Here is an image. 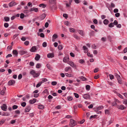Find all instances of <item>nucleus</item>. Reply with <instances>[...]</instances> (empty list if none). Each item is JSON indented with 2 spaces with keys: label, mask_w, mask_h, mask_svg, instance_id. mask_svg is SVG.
Instances as JSON below:
<instances>
[{
  "label": "nucleus",
  "mask_w": 127,
  "mask_h": 127,
  "mask_svg": "<svg viewBox=\"0 0 127 127\" xmlns=\"http://www.w3.org/2000/svg\"><path fill=\"white\" fill-rule=\"evenodd\" d=\"M4 26L6 28H7L9 26V24L7 23H5L4 24Z\"/></svg>",
  "instance_id": "41"
},
{
  "label": "nucleus",
  "mask_w": 127,
  "mask_h": 127,
  "mask_svg": "<svg viewBox=\"0 0 127 127\" xmlns=\"http://www.w3.org/2000/svg\"><path fill=\"white\" fill-rule=\"evenodd\" d=\"M76 124V123L75 121L74 120L72 119H70L69 125L71 126V127L75 126Z\"/></svg>",
  "instance_id": "2"
},
{
  "label": "nucleus",
  "mask_w": 127,
  "mask_h": 127,
  "mask_svg": "<svg viewBox=\"0 0 127 127\" xmlns=\"http://www.w3.org/2000/svg\"><path fill=\"white\" fill-rule=\"evenodd\" d=\"M95 32L94 31H92L90 33V35L91 37L92 36H94L95 35Z\"/></svg>",
  "instance_id": "20"
},
{
  "label": "nucleus",
  "mask_w": 127,
  "mask_h": 127,
  "mask_svg": "<svg viewBox=\"0 0 127 127\" xmlns=\"http://www.w3.org/2000/svg\"><path fill=\"white\" fill-rule=\"evenodd\" d=\"M30 110V108L29 107H27L25 111V112H29Z\"/></svg>",
  "instance_id": "23"
},
{
  "label": "nucleus",
  "mask_w": 127,
  "mask_h": 127,
  "mask_svg": "<svg viewBox=\"0 0 127 127\" xmlns=\"http://www.w3.org/2000/svg\"><path fill=\"white\" fill-rule=\"evenodd\" d=\"M86 89L87 90H89L90 89V86L89 85H87L86 86Z\"/></svg>",
  "instance_id": "30"
},
{
  "label": "nucleus",
  "mask_w": 127,
  "mask_h": 127,
  "mask_svg": "<svg viewBox=\"0 0 127 127\" xmlns=\"http://www.w3.org/2000/svg\"><path fill=\"white\" fill-rule=\"evenodd\" d=\"M18 107V106L16 105H14L12 106V108L13 110L17 109Z\"/></svg>",
  "instance_id": "36"
},
{
  "label": "nucleus",
  "mask_w": 127,
  "mask_h": 127,
  "mask_svg": "<svg viewBox=\"0 0 127 127\" xmlns=\"http://www.w3.org/2000/svg\"><path fill=\"white\" fill-rule=\"evenodd\" d=\"M5 120L2 119L0 121V125L3 124L5 122Z\"/></svg>",
  "instance_id": "32"
},
{
  "label": "nucleus",
  "mask_w": 127,
  "mask_h": 127,
  "mask_svg": "<svg viewBox=\"0 0 127 127\" xmlns=\"http://www.w3.org/2000/svg\"><path fill=\"white\" fill-rule=\"evenodd\" d=\"M16 113L17 114H19L20 113V111L19 110H17L15 111Z\"/></svg>",
  "instance_id": "58"
},
{
  "label": "nucleus",
  "mask_w": 127,
  "mask_h": 127,
  "mask_svg": "<svg viewBox=\"0 0 127 127\" xmlns=\"http://www.w3.org/2000/svg\"><path fill=\"white\" fill-rule=\"evenodd\" d=\"M30 65L31 66H33L34 65V63L32 62H30L29 63Z\"/></svg>",
  "instance_id": "53"
},
{
  "label": "nucleus",
  "mask_w": 127,
  "mask_h": 127,
  "mask_svg": "<svg viewBox=\"0 0 127 127\" xmlns=\"http://www.w3.org/2000/svg\"><path fill=\"white\" fill-rule=\"evenodd\" d=\"M38 108L40 109H43L44 108V107L43 105H39L38 106Z\"/></svg>",
  "instance_id": "19"
},
{
  "label": "nucleus",
  "mask_w": 127,
  "mask_h": 127,
  "mask_svg": "<svg viewBox=\"0 0 127 127\" xmlns=\"http://www.w3.org/2000/svg\"><path fill=\"white\" fill-rule=\"evenodd\" d=\"M40 58V56L38 54H37L36 55L35 59L36 61H38Z\"/></svg>",
  "instance_id": "11"
},
{
  "label": "nucleus",
  "mask_w": 127,
  "mask_h": 127,
  "mask_svg": "<svg viewBox=\"0 0 127 127\" xmlns=\"http://www.w3.org/2000/svg\"><path fill=\"white\" fill-rule=\"evenodd\" d=\"M70 56L72 57H74L75 56L74 54L72 52L70 53Z\"/></svg>",
  "instance_id": "62"
},
{
  "label": "nucleus",
  "mask_w": 127,
  "mask_h": 127,
  "mask_svg": "<svg viewBox=\"0 0 127 127\" xmlns=\"http://www.w3.org/2000/svg\"><path fill=\"white\" fill-rule=\"evenodd\" d=\"M71 69V67H67L65 68V70L66 71H68V70Z\"/></svg>",
  "instance_id": "39"
},
{
  "label": "nucleus",
  "mask_w": 127,
  "mask_h": 127,
  "mask_svg": "<svg viewBox=\"0 0 127 127\" xmlns=\"http://www.w3.org/2000/svg\"><path fill=\"white\" fill-rule=\"evenodd\" d=\"M12 53L13 55H15L14 56H17L18 53L16 50H13L12 51Z\"/></svg>",
  "instance_id": "13"
},
{
  "label": "nucleus",
  "mask_w": 127,
  "mask_h": 127,
  "mask_svg": "<svg viewBox=\"0 0 127 127\" xmlns=\"http://www.w3.org/2000/svg\"><path fill=\"white\" fill-rule=\"evenodd\" d=\"M70 32H74L75 30L73 28H70L69 29Z\"/></svg>",
  "instance_id": "44"
},
{
  "label": "nucleus",
  "mask_w": 127,
  "mask_h": 127,
  "mask_svg": "<svg viewBox=\"0 0 127 127\" xmlns=\"http://www.w3.org/2000/svg\"><path fill=\"white\" fill-rule=\"evenodd\" d=\"M24 15L23 13H22L20 15V18L21 19H23L24 17Z\"/></svg>",
  "instance_id": "47"
},
{
  "label": "nucleus",
  "mask_w": 127,
  "mask_h": 127,
  "mask_svg": "<svg viewBox=\"0 0 127 127\" xmlns=\"http://www.w3.org/2000/svg\"><path fill=\"white\" fill-rule=\"evenodd\" d=\"M80 78L83 81L87 80V79L83 76L81 77Z\"/></svg>",
  "instance_id": "34"
},
{
  "label": "nucleus",
  "mask_w": 127,
  "mask_h": 127,
  "mask_svg": "<svg viewBox=\"0 0 127 127\" xmlns=\"http://www.w3.org/2000/svg\"><path fill=\"white\" fill-rule=\"evenodd\" d=\"M123 103L124 104L127 105V99H125L124 100V101L123 102Z\"/></svg>",
  "instance_id": "64"
},
{
  "label": "nucleus",
  "mask_w": 127,
  "mask_h": 127,
  "mask_svg": "<svg viewBox=\"0 0 127 127\" xmlns=\"http://www.w3.org/2000/svg\"><path fill=\"white\" fill-rule=\"evenodd\" d=\"M62 46L61 45H59L58 46V48L59 50H61L63 48Z\"/></svg>",
  "instance_id": "52"
},
{
  "label": "nucleus",
  "mask_w": 127,
  "mask_h": 127,
  "mask_svg": "<svg viewBox=\"0 0 127 127\" xmlns=\"http://www.w3.org/2000/svg\"><path fill=\"white\" fill-rule=\"evenodd\" d=\"M36 99L34 98L32 100H30L29 101V102L31 104H32L35 103L36 102Z\"/></svg>",
  "instance_id": "16"
},
{
  "label": "nucleus",
  "mask_w": 127,
  "mask_h": 127,
  "mask_svg": "<svg viewBox=\"0 0 127 127\" xmlns=\"http://www.w3.org/2000/svg\"><path fill=\"white\" fill-rule=\"evenodd\" d=\"M49 25V23L48 22H46L45 25V27L46 28H47L48 27Z\"/></svg>",
  "instance_id": "56"
},
{
  "label": "nucleus",
  "mask_w": 127,
  "mask_h": 127,
  "mask_svg": "<svg viewBox=\"0 0 127 127\" xmlns=\"http://www.w3.org/2000/svg\"><path fill=\"white\" fill-rule=\"evenodd\" d=\"M63 16L65 17L66 19H67L68 17L67 15L66 14H63Z\"/></svg>",
  "instance_id": "57"
},
{
  "label": "nucleus",
  "mask_w": 127,
  "mask_h": 127,
  "mask_svg": "<svg viewBox=\"0 0 127 127\" xmlns=\"http://www.w3.org/2000/svg\"><path fill=\"white\" fill-rule=\"evenodd\" d=\"M67 99L68 100L70 101L73 98L71 96H69L67 97Z\"/></svg>",
  "instance_id": "35"
},
{
  "label": "nucleus",
  "mask_w": 127,
  "mask_h": 127,
  "mask_svg": "<svg viewBox=\"0 0 127 127\" xmlns=\"http://www.w3.org/2000/svg\"><path fill=\"white\" fill-rule=\"evenodd\" d=\"M40 66H41L40 64L39 63H38L36 64V67L37 68H40Z\"/></svg>",
  "instance_id": "45"
},
{
  "label": "nucleus",
  "mask_w": 127,
  "mask_h": 127,
  "mask_svg": "<svg viewBox=\"0 0 127 127\" xmlns=\"http://www.w3.org/2000/svg\"><path fill=\"white\" fill-rule=\"evenodd\" d=\"M40 75V73H36V72L35 74L34 75H33V77H36Z\"/></svg>",
  "instance_id": "29"
},
{
  "label": "nucleus",
  "mask_w": 127,
  "mask_h": 127,
  "mask_svg": "<svg viewBox=\"0 0 127 127\" xmlns=\"http://www.w3.org/2000/svg\"><path fill=\"white\" fill-rule=\"evenodd\" d=\"M15 81L14 80H11L9 81L8 83V84L9 86H11L12 85H14L15 84Z\"/></svg>",
  "instance_id": "3"
},
{
  "label": "nucleus",
  "mask_w": 127,
  "mask_h": 127,
  "mask_svg": "<svg viewBox=\"0 0 127 127\" xmlns=\"http://www.w3.org/2000/svg\"><path fill=\"white\" fill-rule=\"evenodd\" d=\"M57 84V82L56 81H53L52 82L51 84L53 86L56 85Z\"/></svg>",
  "instance_id": "46"
},
{
  "label": "nucleus",
  "mask_w": 127,
  "mask_h": 127,
  "mask_svg": "<svg viewBox=\"0 0 127 127\" xmlns=\"http://www.w3.org/2000/svg\"><path fill=\"white\" fill-rule=\"evenodd\" d=\"M115 16L116 17H118L120 15V14L119 13H116L115 14Z\"/></svg>",
  "instance_id": "55"
},
{
  "label": "nucleus",
  "mask_w": 127,
  "mask_h": 127,
  "mask_svg": "<svg viewBox=\"0 0 127 127\" xmlns=\"http://www.w3.org/2000/svg\"><path fill=\"white\" fill-rule=\"evenodd\" d=\"M109 21L107 19H104L103 21V23L105 25H107Z\"/></svg>",
  "instance_id": "21"
},
{
  "label": "nucleus",
  "mask_w": 127,
  "mask_h": 127,
  "mask_svg": "<svg viewBox=\"0 0 127 127\" xmlns=\"http://www.w3.org/2000/svg\"><path fill=\"white\" fill-rule=\"evenodd\" d=\"M4 19L6 22L9 21V18L8 17H5L4 18Z\"/></svg>",
  "instance_id": "25"
},
{
  "label": "nucleus",
  "mask_w": 127,
  "mask_h": 127,
  "mask_svg": "<svg viewBox=\"0 0 127 127\" xmlns=\"http://www.w3.org/2000/svg\"><path fill=\"white\" fill-rule=\"evenodd\" d=\"M10 114L8 112H4L2 114V116H9L10 115Z\"/></svg>",
  "instance_id": "22"
},
{
  "label": "nucleus",
  "mask_w": 127,
  "mask_h": 127,
  "mask_svg": "<svg viewBox=\"0 0 127 127\" xmlns=\"http://www.w3.org/2000/svg\"><path fill=\"white\" fill-rule=\"evenodd\" d=\"M42 84L41 83V82H40L37 84L36 86V87L37 88H38L40 87Z\"/></svg>",
  "instance_id": "48"
},
{
  "label": "nucleus",
  "mask_w": 127,
  "mask_h": 127,
  "mask_svg": "<svg viewBox=\"0 0 127 127\" xmlns=\"http://www.w3.org/2000/svg\"><path fill=\"white\" fill-rule=\"evenodd\" d=\"M83 50H84V52L85 53H88V49L85 46H83Z\"/></svg>",
  "instance_id": "17"
},
{
  "label": "nucleus",
  "mask_w": 127,
  "mask_h": 127,
  "mask_svg": "<svg viewBox=\"0 0 127 127\" xmlns=\"http://www.w3.org/2000/svg\"><path fill=\"white\" fill-rule=\"evenodd\" d=\"M69 60V58L68 57H65L63 59V61L65 63H66Z\"/></svg>",
  "instance_id": "15"
},
{
  "label": "nucleus",
  "mask_w": 127,
  "mask_h": 127,
  "mask_svg": "<svg viewBox=\"0 0 127 127\" xmlns=\"http://www.w3.org/2000/svg\"><path fill=\"white\" fill-rule=\"evenodd\" d=\"M77 31L82 36L83 35V32L82 31L78 30Z\"/></svg>",
  "instance_id": "27"
},
{
  "label": "nucleus",
  "mask_w": 127,
  "mask_h": 127,
  "mask_svg": "<svg viewBox=\"0 0 127 127\" xmlns=\"http://www.w3.org/2000/svg\"><path fill=\"white\" fill-rule=\"evenodd\" d=\"M16 120H12L11 121V124H13L14 123L16 122Z\"/></svg>",
  "instance_id": "59"
},
{
  "label": "nucleus",
  "mask_w": 127,
  "mask_h": 127,
  "mask_svg": "<svg viewBox=\"0 0 127 127\" xmlns=\"http://www.w3.org/2000/svg\"><path fill=\"white\" fill-rule=\"evenodd\" d=\"M97 116L96 115H92L91 116L90 118V119L91 120L93 118H95Z\"/></svg>",
  "instance_id": "37"
},
{
  "label": "nucleus",
  "mask_w": 127,
  "mask_h": 127,
  "mask_svg": "<svg viewBox=\"0 0 127 127\" xmlns=\"http://www.w3.org/2000/svg\"><path fill=\"white\" fill-rule=\"evenodd\" d=\"M26 105V103L25 102H24L22 103L21 104V106L23 107H25Z\"/></svg>",
  "instance_id": "40"
},
{
  "label": "nucleus",
  "mask_w": 127,
  "mask_h": 127,
  "mask_svg": "<svg viewBox=\"0 0 127 127\" xmlns=\"http://www.w3.org/2000/svg\"><path fill=\"white\" fill-rule=\"evenodd\" d=\"M47 45V43L45 42H44L42 44V46L44 47H46Z\"/></svg>",
  "instance_id": "42"
},
{
  "label": "nucleus",
  "mask_w": 127,
  "mask_h": 127,
  "mask_svg": "<svg viewBox=\"0 0 127 127\" xmlns=\"http://www.w3.org/2000/svg\"><path fill=\"white\" fill-rule=\"evenodd\" d=\"M74 37L76 39L78 40H80V38L78 36L75 34H74L73 35Z\"/></svg>",
  "instance_id": "24"
},
{
  "label": "nucleus",
  "mask_w": 127,
  "mask_h": 127,
  "mask_svg": "<svg viewBox=\"0 0 127 127\" xmlns=\"http://www.w3.org/2000/svg\"><path fill=\"white\" fill-rule=\"evenodd\" d=\"M35 73L36 72L35 71L33 70H32L30 72V73L32 74L33 76V75H34Z\"/></svg>",
  "instance_id": "28"
},
{
  "label": "nucleus",
  "mask_w": 127,
  "mask_h": 127,
  "mask_svg": "<svg viewBox=\"0 0 127 127\" xmlns=\"http://www.w3.org/2000/svg\"><path fill=\"white\" fill-rule=\"evenodd\" d=\"M24 44L26 45H28L29 44V42L28 41H26L24 42Z\"/></svg>",
  "instance_id": "60"
},
{
  "label": "nucleus",
  "mask_w": 127,
  "mask_h": 127,
  "mask_svg": "<svg viewBox=\"0 0 127 127\" xmlns=\"http://www.w3.org/2000/svg\"><path fill=\"white\" fill-rule=\"evenodd\" d=\"M114 25H117L118 24V22H117V21L116 20H115L113 23Z\"/></svg>",
  "instance_id": "51"
},
{
  "label": "nucleus",
  "mask_w": 127,
  "mask_h": 127,
  "mask_svg": "<svg viewBox=\"0 0 127 127\" xmlns=\"http://www.w3.org/2000/svg\"><path fill=\"white\" fill-rule=\"evenodd\" d=\"M83 97L85 99H91V97L90 95L88 94H84L83 95Z\"/></svg>",
  "instance_id": "4"
},
{
  "label": "nucleus",
  "mask_w": 127,
  "mask_h": 127,
  "mask_svg": "<svg viewBox=\"0 0 127 127\" xmlns=\"http://www.w3.org/2000/svg\"><path fill=\"white\" fill-rule=\"evenodd\" d=\"M32 11H34L35 12H37L38 11V8L34 7L31 8L30 10V11L31 12Z\"/></svg>",
  "instance_id": "12"
},
{
  "label": "nucleus",
  "mask_w": 127,
  "mask_h": 127,
  "mask_svg": "<svg viewBox=\"0 0 127 127\" xmlns=\"http://www.w3.org/2000/svg\"><path fill=\"white\" fill-rule=\"evenodd\" d=\"M109 76L110 78V79L111 80L113 79L114 78V76L112 74H109Z\"/></svg>",
  "instance_id": "43"
},
{
  "label": "nucleus",
  "mask_w": 127,
  "mask_h": 127,
  "mask_svg": "<svg viewBox=\"0 0 127 127\" xmlns=\"http://www.w3.org/2000/svg\"><path fill=\"white\" fill-rule=\"evenodd\" d=\"M15 3V2L14 1L10 2L9 4V6L10 7H11L13 6V5Z\"/></svg>",
  "instance_id": "26"
},
{
  "label": "nucleus",
  "mask_w": 127,
  "mask_h": 127,
  "mask_svg": "<svg viewBox=\"0 0 127 127\" xmlns=\"http://www.w3.org/2000/svg\"><path fill=\"white\" fill-rule=\"evenodd\" d=\"M109 110H105V114H109Z\"/></svg>",
  "instance_id": "50"
},
{
  "label": "nucleus",
  "mask_w": 127,
  "mask_h": 127,
  "mask_svg": "<svg viewBox=\"0 0 127 127\" xmlns=\"http://www.w3.org/2000/svg\"><path fill=\"white\" fill-rule=\"evenodd\" d=\"M117 108L119 109L123 110L126 108V107H124L123 105H117Z\"/></svg>",
  "instance_id": "5"
},
{
  "label": "nucleus",
  "mask_w": 127,
  "mask_h": 127,
  "mask_svg": "<svg viewBox=\"0 0 127 127\" xmlns=\"http://www.w3.org/2000/svg\"><path fill=\"white\" fill-rule=\"evenodd\" d=\"M114 26V24L112 23H111L110 24L108 25V27H109L112 28Z\"/></svg>",
  "instance_id": "31"
},
{
  "label": "nucleus",
  "mask_w": 127,
  "mask_h": 127,
  "mask_svg": "<svg viewBox=\"0 0 127 127\" xmlns=\"http://www.w3.org/2000/svg\"><path fill=\"white\" fill-rule=\"evenodd\" d=\"M1 109L3 111H6V110L7 106L5 104H3L2 106H1Z\"/></svg>",
  "instance_id": "9"
},
{
  "label": "nucleus",
  "mask_w": 127,
  "mask_h": 127,
  "mask_svg": "<svg viewBox=\"0 0 127 127\" xmlns=\"http://www.w3.org/2000/svg\"><path fill=\"white\" fill-rule=\"evenodd\" d=\"M22 75L20 74L18 76V78L20 80L22 78Z\"/></svg>",
  "instance_id": "49"
},
{
  "label": "nucleus",
  "mask_w": 127,
  "mask_h": 127,
  "mask_svg": "<svg viewBox=\"0 0 127 127\" xmlns=\"http://www.w3.org/2000/svg\"><path fill=\"white\" fill-rule=\"evenodd\" d=\"M94 23L95 24H97V21L96 19H95L93 21Z\"/></svg>",
  "instance_id": "61"
},
{
  "label": "nucleus",
  "mask_w": 127,
  "mask_h": 127,
  "mask_svg": "<svg viewBox=\"0 0 127 127\" xmlns=\"http://www.w3.org/2000/svg\"><path fill=\"white\" fill-rule=\"evenodd\" d=\"M47 80L46 78H44L42 79V80L40 82L42 84L47 81Z\"/></svg>",
  "instance_id": "33"
},
{
  "label": "nucleus",
  "mask_w": 127,
  "mask_h": 127,
  "mask_svg": "<svg viewBox=\"0 0 127 127\" xmlns=\"http://www.w3.org/2000/svg\"><path fill=\"white\" fill-rule=\"evenodd\" d=\"M28 53L27 51H24L23 50L19 52V54L21 55H23L25 54H27Z\"/></svg>",
  "instance_id": "14"
},
{
  "label": "nucleus",
  "mask_w": 127,
  "mask_h": 127,
  "mask_svg": "<svg viewBox=\"0 0 127 127\" xmlns=\"http://www.w3.org/2000/svg\"><path fill=\"white\" fill-rule=\"evenodd\" d=\"M99 70V69L98 68H96L94 70V72L95 73H96L98 72Z\"/></svg>",
  "instance_id": "63"
},
{
  "label": "nucleus",
  "mask_w": 127,
  "mask_h": 127,
  "mask_svg": "<svg viewBox=\"0 0 127 127\" xmlns=\"http://www.w3.org/2000/svg\"><path fill=\"white\" fill-rule=\"evenodd\" d=\"M68 64L72 67H74L75 66V64L73 63L71 61H69L68 63Z\"/></svg>",
  "instance_id": "18"
},
{
  "label": "nucleus",
  "mask_w": 127,
  "mask_h": 127,
  "mask_svg": "<svg viewBox=\"0 0 127 127\" xmlns=\"http://www.w3.org/2000/svg\"><path fill=\"white\" fill-rule=\"evenodd\" d=\"M79 62L81 64H82L84 62V61L83 60H80L79 61Z\"/></svg>",
  "instance_id": "54"
},
{
  "label": "nucleus",
  "mask_w": 127,
  "mask_h": 127,
  "mask_svg": "<svg viewBox=\"0 0 127 127\" xmlns=\"http://www.w3.org/2000/svg\"><path fill=\"white\" fill-rule=\"evenodd\" d=\"M74 94L75 97H76L77 98H78L79 97V95L77 94L74 93Z\"/></svg>",
  "instance_id": "38"
},
{
  "label": "nucleus",
  "mask_w": 127,
  "mask_h": 127,
  "mask_svg": "<svg viewBox=\"0 0 127 127\" xmlns=\"http://www.w3.org/2000/svg\"><path fill=\"white\" fill-rule=\"evenodd\" d=\"M46 16V14L45 13H43L38 17H39V18H40V19L42 20Z\"/></svg>",
  "instance_id": "7"
},
{
  "label": "nucleus",
  "mask_w": 127,
  "mask_h": 127,
  "mask_svg": "<svg viewBox=\"0 0 127 127\" xmlns=\"http://www.w3.org/2000/svg\"><path fill=\"white\" fill-rule=\"evenodd\" d=\"M115 76L117 78L119 83L120 84H122V81L121 79L120 76L116 73L115 74Z\"/></svg>",
  "instance_id": "1"
},
{
  "label": "nucleus",
  "mask_w": 127,
  "mask_h": 127,
  "mask_svg": "<svg viewBox=\"0 0 127 127\" xmlns=\"http://www.w3.org/2000/svg\"><path fill=\"white\" fill-rule=\"evenodd\" d=\"M47 57L49 58H52L54 57V53H49L47 55Z\"/></svg>",
  "instance_id": "8"
},
{
  "label": "nucleus",
  "mask_w": 127,
  "mask_h": 127,
  "mask_svg": "<svg viewBox=\"0 0 127 127\" xmlns=\"http://www.w3.org/2000/svg\"><path fill=\"white\" fill-rule=\"evenodd\" d=\"M37 50L36 47V46L32 47L30 49V51L32 52H34Z\"/></svg>",
  "instance_id": "6"
},
{
  "label": "nucleus",
  "mask_w": 127,
  "mask_h": 127,
  "mask_svg": "<svg viewBox=\"0 0 127 127\" xmlns=\"http://www.w3.org/2000/svg\"><path fill=\"white\" fill-rule=\"evenodd\" d=\"M58 37V36L56 34H54L52 36V41L53 42L55 41V40Z\"/></svg>",
  "instance_id": "10"
}]
</instances>
